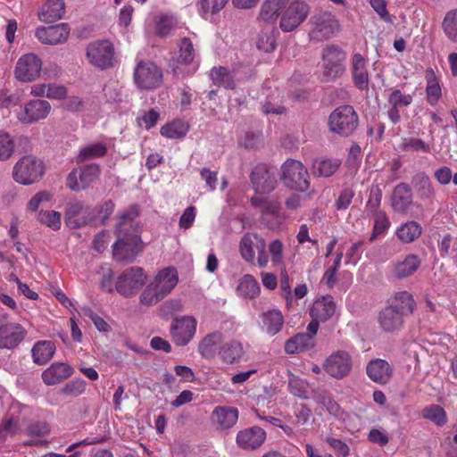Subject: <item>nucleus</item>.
Listing matches in <instances>:
<instances>
[{"label":"nucleus","mask_w":457,"mask_h":457,"mask_svg":"<svg viewBox=\"0 0 457 457\" xmlns=\"http://www.w3.org/2000/svg\"><path fill=\"white\" fill-rule=\"evenodd\" d=\"M262 179L267 185H262L254 176L252 177V182L258 193V195L252 197V204L260 210L262 221L268 228L280 231L287 216L281 211L280 203L277 198L262 195L266 191L272 190L275 187V181L268 175Z\"/></svg>","instance_id":"nucleus-1"},{"label":"nucleus","mask_w":457,"mask_h":457,"mask_svg":"<svg viewBox=\"0 0 457 457\" xmlns=\"http://www.w3.org/2000/svg\"><path fill=\"white\" fill-rule=\"evenodd\" d=\"M133 212H125L116 227L117 241L112 245L113 256L120 261H131L143 249L137 228L131 221Z\"/></svg>","instance_id":"nucleus-2"},{"label":"nucleus","mask_w":457,"mask_h":457,"mask_svg":"<svg viewBox=\"0 0 457 457\" xmlns=\"http://www.w3.org/2000/svg\"><path fill=\"white\" fill-rule=\"evenodd\" d=\"M178 282L179 275L175 268L162 269L141 294L140 302L148 306L156 304L175 288Z\"/></svg>","instance_id":"nucleus-3"},{"label":"nucleus","mask_w":457,"mask_h":457,"mask_svg":"<svg viewBox=\"0 0 457 457\" xmlns=\"http://www.w3.org/2000/svg\"><path fill=\"white\" fill-rule=\"evenodd\" d=\"M239 253L246 262L265 268L269 262L265 240L257 233H245L239 242Z\"/></svg>","instance_id":"nucleus-4"},{"label":"nucleus","mask_w":457,"mask_h":457,"mask_svg":"<svg viewBox=\"0 0 457 457\" xmlns=\"http://www.w3.org/2000/svg\"><path fill=\"white\" fill-rule=\"evenodd\" d=\"M311 41H323L334 37L341 30V24L335 14L328 11L314 13L309 21Z\"/></svg>","instance_id":"nucleus-5"},{"label":"nucleus","mask_w":457,"mask_h":457,"mask_svg":"<svg viewBox=\"0 0 457 457\" xmlns=\"http://www.w3.org/2000/svg\"><path fill=\"white\" fill-rule=\"evenodd\" d=\"M280 179L288 188L305 192L310 187V176L305 166L297 160L288 159L281 166Z\"/></svg>","instance_id":"nucleus-6"},{"label":"nucleus","mask_w":457,"mask_h":457,"mask_svg":"<svg viewBox=\"0 0 457 457\" xmlns=\"http://www.w3.org/2000/svg\"><path fill=\"white\" fill-rule=\"evenodd\" d=\"M358 127V115L350 105L335 109L328 117L329 130L342 137H349Z\"/></svg>","instance_id":"nucleus-7"},{"label":"nucleus","mask_w":457,"mask_h":457,"mask_svg":"<svg viewBox=\"0 0 457 457\" xmlns=\"http://www.w3.org/2000/svg\"><path fill=\"white\" fill-rule=\"evenodd\" d=\"M114 54L112 43L106 39L90 42L86 48L87 62L101 71L113 67Z\"/></svg>","instance_id":"nucleus-8"},{"label":"nucleus","mask_w":457,"mask_h":457,"mask_svg":"<svg viewBox=\"0 0 457 457\" xmlns=\"http://www.w3.org/2000/svg\"><path fill=\"white\" fill-rule=\"evenodd\" d=\"M311 6L305 0H289L279 19V29L285 32L295 31L308 18Z\"/></svg>","instance_id":"nucleus-9"},{"label":"nucleus","mask_w":457,"mask_h":457,"mask_svg":"<svg viewBox=\"0 0 457 457\" xmlns=\"http://www.w3.org/2000/svg\"><path fill=\"white\" fill-rule=\"evenodd\" d=\"M44 172L43 162L32 155H27L17 162L12 173L17 183L28 186L38 181Z\"/></svg>","instance_id":"nucleus-10"},{"label":"nucleus","mask_w":457,"mask_h":457,"mask_svg":"<svg viewBox=\"0 0 457 457\" xmlns=\"http://www.w3.org/2000/svg\"><path fill=\"white\" fill-rule=\"evenodd\" d=\"M346 54L339 46L335 45L327 46L322 51V76L324 80L330 81L341 77L345 67Z\"/></svg>","instance_id":"nucleus-11"},{"label":"nucleus","mask_w":457,"mask_h":457,"mask_svg":"<svg viewBox=\"0 0 457 457\" xmlns=\"http://www.w3.org/2000/svg\"><path fill=\"white\" fill-rule=\"evenodd\" d=\"M197 330V320L191 315H183L172 320L170 326V337L177 346L187 345L195 337Z\"/></svg>","instance_id":"nucleus-12"},{"label":"nucleus","mask_w":457,"mask_h":457,"mask_svg":"<svg viewBox=\"0 0 457 457\" xmlns=\"http://www.w3.org/2000/svg\"><path fill=\"white\" fill-rule=\"evenodd\" d=\"M30 414L28 406L19 403H14L11 408V413L0 425V437L13 436L18 434L25 433L27 421Z\"/></svg>","instance_id":"nucleus-13"},{"label":"nucleus","mask_w":457,"mask_h":457,"mask_svg":"<svg viewBox=\"0 0 457 457\" xmlns=\"http://www.w3.org/2000/svg\"><path fill=\"white\" fill-rule=\"evenodd\" d=\"M195 51L191 40L187 37H183L179 43V54L173 59L172 71L173 73L182 78L193 75L198 65L194 63Z\"/></svg>","instance_id":"nucleus-14"},{"label":"nucleus","mask_w":457,"mask_h":457,"mask_svg":"<svg viewBox=\"0 0 457 457\" xmlns=\"http://www.w3.org/2000/svg\"><path fill=\"white\" fill-rule=\"evenodd\" d=\"M51 110L52 106L46 100L33 99L21 105L15 112V116L21 123L29 125L46 119Z\"/></svg>","instance_id":"nucleus-15"},{"label":"nucleus","mask_w":457,"mask_h":457,"mask_svg":"<svg viewBox=\"0 0 457 457\" xmlns=\"http://www.w3.org/2000/svg\"><path fill=\"white\" fill-rule=\"evenodd\" d=\"M42 71V61L34 53L21 55L15 65V78L21 82H31L40 77Z\"/></svg>","instance_id":"nucleus-16"},{"label":"nucleus","mask_w":457,"mask_h":457,"mask_svg":"<svg viewBox=\"0 0 457 457\" xmlns=\"http://www.w3.org/2000/svg\"><path fill=\"white\" fill-rule=\"evenodd\" d=\"M353 367V360L348 352L338 350L326 358L323 370L330 377L342 379L349 375Z\"/></svg>","instance_id":"nucleus-17"},{"label":"nucleus","mask_w":457,"mask_h":457,"mask_svg":"<svg viewBox=\"0 0 457 457\" xmlns=\"http://www.w3.org/2000/svg\"><path fill=\"white\" fill-rule=\"evenodd\" d=\"M162 74L161 70L151 62H140L134 71L136 85L142 89H152L161 85Z\"/></svg>","instance_id":"nucleus-18"},{"label":"nucleus","mask_w":457,"mask_h":457,"mask_svg":"<svg viewBox=\"0 0 457 457\" xmlns=\"http://www.w3.org/2000/svg\"><path fill=\"white\" fill-rule=\"evenodd\" d=\"M145 279L146 275L142 268L131 267L119 277L116 290L125 296L132 295L144 286Z\"/></svg>","instance_id":"nucleus-19"},{"label":"nucleus","mask_w":457,"mask_h":457,"mask_svg":"<svg viewBox=\"0 0 457 457\" xmlns=\"http://www.w3.org/2000/svg\"><path fill=\"white\" fill-rule=\"evenodd\" d=\"M99 166L89 164L74 169L67 178V187L74 191L87 187L99 176Z\"/></svg>","instance_id":"nucleus-20"},{"label":"nucleus","mask_w":457,"mask_h":457,"mask_svg":"<svg viewBox=\"0 0 457 457\" xmlns=\"http://www.w3.org/2000/svg\"><path fill=\"white\" fill-rule=\"evenodd\" d=\"M66 223L71 228H79L94 221L93 210L82 202L69 204L65 212Z\"/></svg>","instance_id":"nucleus-21"},{"label":"nucleus","mask_w":457,"mask_h":457,"mask_svg":"<svg viewBox=\"0 0 457 457\" xmlns=\"http://www.w3.org/2000/svg\"><path fill=\"white\" fill-rule=\"evenodd\" d=\"M69 35L70 29L65 23L41 27L36 30V37L45 45L62 44L67 41Z\"/></svg>","instance_id":"nucleus-22"},{"label":"nucleus","mask_w":457,"mask_h":457,"mask_svg":"<svg viewBox=\"0 0 457 457\" xmlns=\"http://www.w3.org/2000/svg\"><path fill=\"white\" fill-rule=\"evenodd\" d=\"M266 439V432L260 427L253 426L240 430L237 435V445L244 450L259 448Z\"/></svg>","instance_id":"nucleus-23"},{"label":"nucleus","mask_w":457,"mask_h":457,"mask_svg":"<svg viewBox=\"0 0 457 457\" xmlns=\"http://www.w3.org/2000/svg\"><path fill=\"white\" fill-rule=\"evenodd\" d=\"M289 0H264L261 4L257 20L261 22L273 25L280 19Z\"/></svg>","instance_id":"nucleus-24"},{"label":"nucleus","mask_w":457,"mask_h":457,"mask_svg":"<svg viewBox=\"0 0 457 457\" xmlns=\"http://www.w3.org/2000/svg\"><path fill=\"white\" fill-rule=\"evenodd\" d=\"M351 72L355 87L361 91L368 90L370 82L368 62L359 53L353 54L351 57Z\"/></svg>","instance_id":"nucleus-25"},{"label":"nucleus","mask_w":457,"mask_h":457,"mask_svg":"<svg viewBox=\"0 0 457 457\" xmlns=\"http://www.w3.org/2000/svg\"><path fill=\"white\" fill-rule=\"evenodd\" d=\"M224 335L220 331H213L203 337L197 344L198 353L206 360H212L219 353Z\"/></svg>","instance_id":"nucleus-26"},{"label":"nucleus","mask_w":457,"mask_h":457,"mask_svg":"<svg viewBox=\"0 0 457 457\" xmlns=\"http://www.w3.org/2000/svg\"><path fill=\"white\" fill-rule=\"evenodd\" d=\"M26 330L17 323H9L0 327V348L16 347L25 337Z\"/></svg>","instance_id":"nucleus-27"},{"label":"nucleus","mask_w":457,"mask_h":457,"mask_svg":"<svg viewBox=\"0 0 457 457\" xmlns=\"http://www.w3.org/2000/svg\"><path fill=\"white\" fill-rule=\"evenodd\" d=\"M368 377L378 384H386L393 376L391 365L383 359L370 361L366 368Z\"/></svg>","instance_id":"nucleus-28"},{"label":"nucleus","mask_w":457,"mask_h":457,"mask_svg":"<svg viewBox=\"0 0 457 457\" xmlns=\"http://www.w3.org/2000/svg\"><path fill=\"white\" fill-rule=\"evenodd\" d=\"M73 369L65 362H54L43 373L42 379L48 386L56 385L72 375Z\"/></svg>","instance_id":"nucleus-29"},{"label":"nucleus","mask_w":457,"mask_h":457,"mask_svg":"<svg viewBox=\"0 0 457 457\" xmlns=\"http://www.w3.org/2000/svg\"><path fill=\"white\" fill-rule=\"evenodd\" d=\"M337 306L330 295L317 299L311 310L310 315L313 320L326 321L336 313Z\"/></svg>","instance_id":"nucleus-30"},{"label":"nucleus","mask_w":457,"mask_h":457,"mask_svg":"<svg viewBox=\"0 0 457 457\" xmlns=\"http://www.w3.org/2000/svg\"><path fill=\"white\" fill-rule=\"evenodd\" d=\"M65 13L63 0H47L38 10L37 15L43 22H54L61 20Z\"/></svg>","instance_id":"nucleus-31"},{"label":"nucleus","mask_w":457,"mask_h":457,"mask_svg":"<svg viewBox=\"0 0 457 457\" xmlns=\"http://www.w3.org/2000/svg\"><path fill=\"white\" fill-rule=\"evenodd\" d=\"M412 204V194L410 187L404 183L397 185L393 192L391 204L395 212H404Z\"/></svg>","instance_id":"nucleus-32"},{"label":"nucleus","mask_w":457,"mask_h":457,"mask_svg":"<svg viewBox=\"0 0 457 457\" xmlns=\"http://www.w3.org/2000/svg\"><path fill=\"white\" fill-rule=\"evenodd\" d=\"M262 329L270 336L277 335L283 328L284 317L277 309L268 310L261 314Z\"/></svg>","instance_id":"nucleus-33"},{"label":"nucleus","mask_w":457,"mask_h":457,"mask_svg":"<svg viewBox=\"0 0 457 457\" xmlns=\"http://www.w3.org/2000/svg\"><path fill=\"white\" fill-rule=\"evenodd\" d=\"M212 419L221 429H228L237 423L238 411L234 407L218 406L212 411Z\"/></svg>","instance_id":"nucleus-34"},{"label":"nucleus","mask_w":457,"mask_h":457,"mask_svg":"<svg viewBox=\"0 0 457 457\" xmlns=\"http://www.w3.org/2000/svg\"><path fill=\"white\" fill-rule=\"evenodd\" d=\"M403 314L390 305L382 310L378 315L380 328L386 332H394L399 329L403 323Z\"/></svg>","instance_id":"nucleus-35"},{"label":"nucleus","mask_w":457,"mask_h":457,"mask_svg":"<svg viewBox=\"0 0 457 457\" xmlns=\"http://www.w3.org/2000/svg\"><path fill=\"white\" fill-rule=\"evenodd\" d=\"M245 354V348L241 342L230 340L223 344L219 351L221 361L227 364L238 362Z\"/></svg>","instance_id":"nucleus-36"},{"label":"nucleus","mask_w":457,"mask_h":457,"mask_svg":"<svg viewBox=\"0 0 457 457\" xmlns=\"http://www.w3.org/2000/svg\"><path fill=\"white\" fill-rule=\"evenodd\" d=\"M420 265V260L415 254H409L402 261H397L393 267L392 274L397 278H405L414 274Z\"/></svg>","instance_id":"nucleus-37"},{"label":"nucleus","mask_w":457,"mask_h":457,"mask_svg":"<svg viewBox=\"0 0 457 457\" xmlns=\"http://www.w3.org/2000/svg\"><path fill=\"white\" fill-rule=\"evenodd\" d=\"M341 160L338 158H320L317 159L312 167L314 176L318 177H330L340 167Z\"/></svg>","instance_id":"nucleus-38"},{"label":"nucleus","mask_w":457,"mask_h":457,"mask_svg":"<svg viewBox=\"0 0 457 457\" xmlns=\"http://www.w3.org/2000/svg\"><path fill=\"white\" fill-rule=\"evenodd\" d=\"M210 76L213 84L230 89L235 87V79H238L237 71H231L225 67L213 68Z\"/></svg>","instance_id":"nucleus-39"},{"label":"nucleus","mask_w":457,"mask_h":457,"mask_svg":"<svg viewBox=\"0 0 457 457\" xmlns=\"http://www.w3.org/2000/svg\"><path fill=\"white\" fill-rule=\"evenodd\" d=\"M34 362L37 364L46 363L55 353L54 343L49 340L36 343L31 350Z\"/></svg>","instance_id":"nucleus-40"},{"label":"nucleus","mask_w":457,"mask_h":457,"mask_svg":"<svg viewBox=\"0 0 457 457\" xmlns=\"http://www.w3.org/2000/svg\"><path fill=\"white\" fill-rule=\"evenodd\" d=\"M313 345V338L304 333H299L285 343V351L288 354H295L312 348Z\"/></svg>","instance_id":"nucleus-41"},{"label":"nucleus","mask_w":457,"mask_h":457,"mask_svg":"<svg viewBox=\"0 0 457 457\" xmlns=\"http://www.w3.org/2000/svg\"><path fill=\"white\" fill-rule=\"evenodd\" d=\"M107 152L106 145L102 142H93L85 145L79 149L77 155V162H82L84 161L99 158L104 156Z\"/></svg>","instance_id":"nucleus-42"},{"label":"nucleus","mask_w":457,"mask_h":457,"mask_svg":"<svg viewBox=\"0 0 457 457\" xmlns=\"http://www.w3.org/2000/svg\"><path fill=\"white\" fill-rule=\"evenodd\" d=\"M237 292L240 296L254 298L260 293V286L253 276L246 274L240 278Z\"/></svg>","instance_id":"nucleus-43"},{"label":"nucleus","mask_w":457,"mask_h":457,"mask_svg":"<svg viewBox=\"0 0 457 457\" xmlns=\"http://www.w3.org/2000/svg\"><path fill=\"white\" fill-rule=\"evenodd\" d=\"M37 221L54 231L62 227V214L54 210L42 209L37 214Z\"/></svg>","instance_id":"nucleus-44"},{"label":"nucleus","mask_w":457,"mask_h":457,"mask_svg":"<svg viewBox=\"0 0 457 457\" xmlns=\"http://www.w3.org/2000/svg\"><path fill=\"white\" fill-rule=\"evenodd\" d=\"M422 228L416 221L402 224L396 230L397 237L403 243H411L421 235Z\"/></svg>","instance_id":"nucleus-45"},{"label":"nucleus","mask_w":457,"mask_h":457,"mask_svg":"<svg viewBox=\"0 0 457 457\" xmlns=\"http://www.w3.org/2000/svg\"><path fill=\"white\" fill-rule=\"evenodd\" d=\"M445 36L453 43H457V8L447 12L442 21Z\"/></svg>","instance_id":"nucleus-46"},{"label":"nucleus","mask_w":457,"mask_h":457,"mask_svg":"<svg viewBox=\"0 0 457 457\" xmlns=\"http://www.w3.org/2000/svg\"><path fill=\"white\" fill-rule=\"evenodd\" d=\"M187 131L188 125L183 120H174L161 129L162 136L171 139L184 137Z\"/></svg>","instance_id":"nucleus-47"},{"label":"nucleus","mask_w":457,"mask_h":457,"mask_svg":"<svg viewBox=\"0 0 457 457\" xmlns=\"http://www.w3.org/2000/svg\"><path fill=\"white\" fill-rule=\"evenodd\" d=\"M413 298L407 291L398 292L395 295L390 306L403 314L411 312L413 310Z\"/></svg>","instance_id":"nucleus-48"},{"label":"nucleus","mask_w":457,"mask_h":457,"mask_svg":"<svg viewBox=\"0 0 457 457\" xmlns=\"http://www.w3.org/2000/svg\"><path fill=\"white\" fill-rule=\"evenodd\" d=\"M421 415L424 419L430 420L439 427L444 426L447 421L445 411L437 404L426 406L422 410Z\"/></svg>","instance_id":"nucleus-49"},{"label":"nucleus","mask_w":457,"mask_h":457,"mask_svg":"<svg viewBox=\"0 0 457 457\" xmlns=\"http://www.w3.org/2000/svg\"><path fill=\"white\" fill-rule=\"evenodd\" d=\"M178 21L172 14H162L158 17L155 25L156 34L160 37H167L176 28Z\"/></svg>","instance_id":"nucleus-50"},{"label":"nucleus","mask_w":457,"mask_h":457,"mask_svg":"<svg viewBox=\"0 0 457 457\" xmlns=\"http://www.w3.org/2000/svg\"><path fill=\"white\" fill-rule=\"evenodd\" d=\"M256 46L265 53L273 51L276 46L274 29L270 28L259 33L256 38Z\"/></svg>","instance_id":"nucleus-51"},{"label":"nucleus","mask_w":457,"mask_h":457,"mask_svg":"<svg viewBox=\"0 0 457 457\" xmlns=\"http://www.w3.org/2000/svg\"><path fill=\"white\" fill-rule=\"evenodd\" d=\"M54 197L53 193L47 190H41L37 192L27 203L26 209L29 212H38L39 207L46 203L52 201Z\"/></svg>","instance_id":"nucleus-52"},{"label":"nucleus","mask_w":457,"mask_h":457,"mask_svg":"<svg viewBox=\"0 0 457 457\" xmlns=\"http://www.w3.org/2000/svg\"><path fill=\"white\" fill-rule=\"evenodd\" d=\"M228 0H199L197 6L201 16L206 18L209 14L219 12L224 8Z\"/></svg>","instance_id":"nucleus-53"},{"label":"nucleus","mask_w":457,"mask_h":457,"mask_svg":"<svg viewBox=\"0 0 457 457\" xmlns=\"http://www.w3.org/2000/svg\"><path fill=\"white\" fill-rule=\"evenodd\" d=\"M427 81V97L431 104H436L441 96V87L436 80L434 71L430 70L428 71Z\"/></svg>","instance_id":"nucleus-54"},{"label":"nucleus","mask_w":457,"mask_h":457,"mask_svg":"<svg viewBox=\"0 0 457 457\" xmlns=\"http://www.w3.org/2000/svg\"><path fill=\"white\" fill-rule=\"evenodd\" d=\"M400 148L403 151L430 153L431 147L429 144L422 139L416 137H403Z\"/></svg>","instance_id":"nucleus-55"},{"label":"nucleus","mask_w":457,"mask_h":457,"mask_svg":"<svg viewBox=\"0 0 457 457\" xmlns=\"http://www.w3.org/2000/svg\"><path fill=\"white\" fill-rule=\"evenodd\" d=\"M374 225L370 241H374L377 237L383 235L390 227V221L384 212L378 211L374 213Z\"/></svg>","instance_id":"nucleus-56"},{"label":"nucleus","mask_w":457,"mask_h":457,"mask_svg":"<svg viewBox=\"0 0 457 457\" xmlns=\"http://www.w3.org/2000/svg\"><path fill=\"white\" fill-rule=\"evenodd\" d=\"M344 250L345 248L343 247V245H340L338 247V252L337 253V256L334 260L333 265L326 270L323 276L322 280L330 288L333 287L335 285L336 274L340 267L341 260L344 255Z\"/></svg>","instance_id":"nucleus-57"},{"label":"nucleus","mask_w":457,"mask_h":457,"mask_svg":"<svg viewBox=\"0 0 457 457\" xmlns=\"http://www.w3.org/2000/svg\"><path fill=\"white\" fill-rule=\"evenodd\" d=\"M106 102L117 103L121 100V87L116 80L106 83L103 89Z\"/></svg>","instance_id":"nucleus-58"},{"label":"nucleus","mask_w":457,"mask_h":457,"mask_svg":"<svg viewBox=\"0 0 457 457\" xmlns=\"http://www.w3.org/2000/svg\"><path fill=\"white\" fill-rule=\"evenodd\" d=\"M412 102V96L409 94H404L399 89H394L388 96V103L390 106L395 108H403L410 105Z\"/></svg>","instance_id":"nucleus-59"},{"label":"nucleus","mask_w":457,"mask_h":457,"mask_svg":"<svg viewBox=\"0 0 457 457\" xmlns=\"http://www.w3.org/2000/svg\"><path fill=\"white\" fill-rule=\"evenodd\" d=\"M288 386L290 392L295 396L300 398L307 397L308 384L305 380L292 375L289 378Z\"/></svg>","instance_id":"nucleus-60"},{"label":"nucleus","mask_w":457,"mask_h":457,"mask_svg":"<svg viewBox=\"0 0 457 457\" xmlns=\"http://www.w3.org/2000/svg\"><path fill=\"white\" fill-rule=\"evenodd\" d=\"M273 264L278 265L283 263L284 261V245L281 240L274 239L268 245Z\"/></svg>","instance_id":"nucleus-61"},{"label":"nucleus","mask_w":457,"mask_h":457,"mask_svg":"<svg viewBox=\"0 0 457 457\" xmlns=\"http://www.w3.org/2000/svg\"><path fill=\"white\" fill-rule=\"evenodd\" d=\"M14 143L7 132H0V160L8 159L13 153Z\"/></svg>","instance_id":"nucleus-62"},{"label":"nucleus","mask_w":457,"mask_h":457,"mask_svg":"<svg viewBox=\"0 0 457 457\" xmlns=\"http://www.w3.org/2000/svg\"><path fill=\"white\" fill-rule=\"evenodd\" d=\"M362 241L353 243L347 249L345 253V263L355 265L360 261L362 254Z\"/></svg>","instance_id":"nucleus-63"},{"label":"nucleus","mask_w":457,"mask_h":457,"mask_svg":"<svg viewBox=\"0 0 457 457\" xmlns=\"http://www.w3.org/2000/svg\"><path fill=\"white\" fill-rule=\"evenodd\" d=\"M319 403L324 408H326V410L328 411V412L330 415H332L337 419H340V420H345V418H344L345 412L342 411L339 404L332 398H330L328 396H323L319 400Z\"/></svg>","instance_id":"nucleus-64"}]
</instances>
